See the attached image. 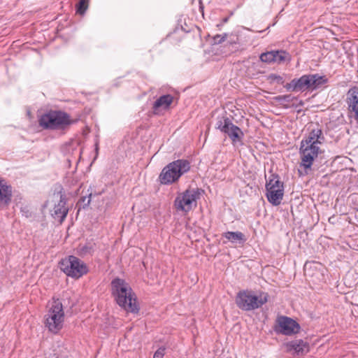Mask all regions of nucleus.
Masks as SVG:
<instances>
[{"mask_svg":"<svg viewBox=\"0 0 358 358\" xmlns=\"http://www.w3.org/2000/svg\"><path fill=\"white\" fill-rule=\"evenodd\" d=\"M325 141L323 131L317 127L311 130L308 135L300 143L299 155L301 162L299 173L306 176L310 173L314 161L322 152L321 145Z\"/></svg>","mask_w":358,"mask_h":358,"instance_id":"f257e3e1","label":"nucleus"},{"mask_svg":"<svg viewBox=\"0 0 358 358\" xmlns=\"http://www.w3.org/2000/svg\"><path fill=\"white\" fill-rule=\"evenodd\" d=\"M111 292L117 303L125 310L131 313L138 310L136 295L124 280L119 278L113 279Z\"/></svg>","mask_w":358,"mask_h":358,"instance_id":"f03ea898","label":"nucleus"},{"mask_svg":"<svg viewBox=\"0 0 358 358\" xmlns=\"http://www.w3.org/2000/svg\"><path fill=\"white\" fill-rule=\"evenodd\" d=\"M65 314L62 301L52 299L47 305V312L44 315V324L49 331L57 334L64 326Z\"/></svg>","mask_w":358,"mask_h":358,"instance_id":"7ed1b4c3","label":"nucleus"},{"mask_svg":"<svg viewBox=\"0 0 358 358\" xmlns=\"http://www.w3.org/2000/svg\"><path fill=\"white\" fill-rule=\"evenodd\" d=\"M189 169L190 165L187 160L178 159L169 163L162 169L159 180L163 185H171L178 181Z\"/></svg>","mask_w":358,"mask_h":358,"instance_id":"20e7f679","label":"nucleus"},{"mask_svg":"<svg viewBox=\"0 0 358 358\" xmlns=\"http://www.w3.org/2000/svg\"><path fill=\"white\" fill-rule=\"evenodd\" d=\"M267 301L268 294L266 293L256 295L249 290L240 291L236 298L237 306L245 311L257 309L266 303Z\"/></svg>","mask_w":358,"mask_h":358,"instance_id":"39448f33","label":"nucleus"},{"mask_svg":"<svg viewBox=\"0 0 358 358\" xmlns=\"http://www.w3.org/2000/svg\"><path fill=\"white\" fill-rule=\"evenodd\" d=\"M71 122L70 117L66 113L57 110H51L43 115L39 120L42 127L54 130L65 129Z\"/></svg>","mask_w":358,"mask_h":358,"instance_id":"423d86ee","label":"nucleus"},{"mask_svg":"<svg viewBox=\"0 0 358 358\" xmlns=\"http://www.w3.org/2000/svg\"><path fill=\"white\" fill-rule=\"evenodd\" d=\"M60 268L68 276L79 278L87 273V265L75 256H69L60 262Z\"/></svg>","mask_w":358,"mask_h":358,"instance_id":"0eeeda50","label":"nucleus"},{"mask_svg":"<svg viewBox=\"0 0 358 358\" xmlns=\"http://www.w3.org/2000/svg\"><path fill=\"white\" fill-rule=\"evenodd\" d=\"M215 128L227 134L234 145L242 143L244 137L243 132L238 127L234 124L227 116L217 118Z\"/></svg>","mask_w":358,"mask_h":358,"instance_id":"6e6552de","label":"nucleus"},{"mask_svg":"<svg viewBox=\"0 0 358 358\" xmlns=\"http://www.w3.org/2000/svg\"><path fill=\"white\" fill-rule=\"evenodd\" d=\"M45 208H47L55 220L62 223L66 218L68 213V208L66 207V200L62 195L55 194L45 203Z\"/></svg>","mask_w":358,"mask_h":358,"instance_id":"1a4fd4ad","label":"nucleus"},{"mask_svg":"<svg viewBox=\"0 0 358 358\" xmlns=\"http://www.w3.org/2000/svg\"><path fill=\"white\" fill-rule=\"evenodd\" d=\"M199 196V189H187L178 194L174 201V206L178 210L189 212L193 206H196V201Z\"/></svg>","mask_w":358,"mask_h":358,"instance_id":"9d476101","label":"nucleus"},{"mask_svg":"<svg viewBox=\"0 0 358 358\" xmlns=\"http://www.w3.org/2000/svg\"><path fill=\"white\" fill-rule=\"evenodd\" d=\"M266 190L268 201L273 206L280 205L284 195V187L283 183L279 180L278 176H271L269 180L266 182Z\"/></svg>","mask_w":358,"mask_h":358,"instance_id":"9b49d317","label":"nucleus"},{"mask_svg":"<svg viewBox=\"0 0 358 358\" xmlns=\"http://www.w3.org/2000/svg\"><path fill=\"white\" fill-rule=\"evenodd\" d=\"M275 327V331L283 335H292L299 332V324L290 317L286 316L278 317Z\"/></svg>","mask_w":358,"mask_h":358,"instance_id":"f8f14e48","label":"nucleus"},{"mask_svg":"<svg viewBox=\"0 0 358 358\" xmlns=\"http://www.w3.org/2000/svg\"><path fill=\"white\" fill-rule=\"evenodd\" d=\"M313 78L309 77V75L301 76L299 79H294L289 83L286 85L287 90L295 92H303L310 89V83H313Z\"/></svg>","mask_w":358,"mask_h":358,"instance_id":"ddd939ff","label":"nucleus"},{"mask_svg":"<svg viewBox=\"0 0 358 358\" xmlns=\"http://www.w3.org/2000/svg\"><path fill=\"white\" fill-rule=\"evenodd\" d=\"M347 103L350 113L354 119L358 122V87L350 88L347 94Z\"/></svg>","mask_w":358,"mask_h":358,"instance_id":"4468645a","label":"nucleus"},{"mask_svg":"<svg viewBox=\"0 0 358 358\" xmlns=\"http://www.w3.org/2000/svg\"><path fill=\"white\" fill-rule=\"evenodd\" d=\"M285 345L288 352L297 355H303L309 350L308 345L301 339L287 342L285 343Z\"/></svg>","mask_w":358,"mask_h":358,"instance_id":"2eb2a0df","label":"nucleus"},{"mask_svg":"<svg viewBox=\"0 0 358 358\" xmlns=\"http://www.w3.org/2000/svg\"><path fill=\"white\" fill-rule=\"evenodd\" d=\"M173 101V96L170 94L161 96L153 104V112L155 114H159L163 110L169 109Z\"/></svg>","mask_w":358,"mask_h":358,"instance_id":"dca6fc26","label":"nucleus"},{"mask_svg":"<svg viewBox=\"0 0 358 358\" xmlns=\"http://www.w3.org/2000/svg\"><path fill=\"white\" fill-rule=\"evenodd\" d=\"M12 196V188L6 180L0 179V203L8 205Z\"/></svg>","mask_w":358,"mask_h":358,"instance_id":"f3484780","label":"nucleus"},{"mask_svg":"<svg viewBox=\"0 0 358 358\" xmlns=\"http://www.w3.org/2000/svg\"><path fill=\"white\" fill-rule=\"evenodd\" d=\"M222 236L231 243H242L246 241L245 235L241 231H227Z\"/></svg>","mask_w":358,"mask_h":358,"instance_id":"a211bd4d","label":"nucleus"},{"mask_svg":"<svg viewBox=\"0 0 358 358\" xmlns=\"http://www.w3.org/2000/svg\"><path fill=\"white\" fill-rule=\"evenodd\" d=\"M273 62H276L278 64L289 61L290 55L288 52L284 50H277L274 51V58Z\"/></svg>","mask_w":358,"mask_h":358,"instance_id":"6ab92c4d","label":"nucleus"},{"mask_svg":"<svg viewBox=\"0 0 358 358\" xmlns=\"http://www.w3.org/2000/svg\"><path fill=\"white\" fill-rule=\"evenodd\" d=\"M309 77H312V80L314 81L313 83H310V87L312 89H315L327 82V79L324 76H320L317 74L309 75Z\"/></svg>","mask_w":358,"mask_h":358,"instance_id":"aec40b11","label":"nucleus"},{"mask_svg":"<svg viewBox=\"0 0 358 358\" xmlns=\"http://www.w3.org/2000/svg\"><path fill=\"white\" fill-rule=\"evenodd\" d=\"M309 77H312V80L314 81L313 83H310V87L312 89H315L327 82V79L324 76H320L317 74L309 75Z\"/></svg>","mask_w":358,"mask_h":358,"instance_id":"412c9836","label":"nucleus"},{"mask_svg":"<svg viewBox=\"0 0 358 358\" xmlns=\"http://www.w3.org/2000/svg\"><path fill=\"white\" fill-rule=\"evenodd\" d=\"M89 0H80L76 4V12L83 15L88 8Z\"/></svg>","mask_w":358,"mask_h":358,"instance_id":"4be33fe9","label":"nucleus"},{"mask_svg":"<svg viewBox=\"0 0 358 358\" xmlns=\"http://www.w3.org/2000/svg\"><path fill=\"white\" fill-rule=\"evenodd\" d=\"M273 58H274V51L266 52L262 53L260 55L261 61L263 62H266V63L273 62V59H274Z\"/></svg>","mask_w":358,"mask_h":358,"instance_id":"5701e85b","label":"nucleus"},{"mask_svg":"<svg viewBox=\"0 0 358 358\" xmlns=\"http://www.w3.org/2000/svg\"><path fill=\"white\" fill-rule=\"evenodd\" d=\"M267 79L271 83L282 84L284 82L282 76L275 73L268 75Z\"/></svg>","mask_w":358,"mask_h":358,"instance_id":"b1692460","label":"nucleus"},{"mask_svg":"<svg viewBox=\"0 0 358 358\" xmlns=\"http://www.w3.org/2000/svg\"><path fill=\"white\" fill-rule=\"evenodd\" d=\"M276 100L278 101H291L292 100L291 95H282L276 97Z\"/></svg>","mask_w":358,"mask_h":358,"instance_id":"393cba45","label":"nucleus"},{"mask_svg":"<svg viewBox=\"0 0 358 358\" xmlns=\"http://www.w3.org/2000/svg\"><path fill=\"white\" fill-rule=\"evenodd\" d=\"M91 201V194L88 196H83L80 199V202L83 203V208L87 206Z\"/></svg>","mask_w":358,"mask_h":358,"instance_id":"a878e982","label":"nucleus"},{"mask_svg":"<svg viewBox=\"0 0 358 358\" xmlns=\"http://www.w3.org/2000/svg\"><path fill=\"white\" fill-rule=\"evenodd\" d=\"M164 348H159L154 354L153 358H163L164 355Z\"/></svg>","mask_w":358,"mask_h":358,"instance_id":"bb28decb","label":"nucleus"},{"mask_svg":"<svg viewBox=\"0 0 358 358\" xmlns=\"http://www.w3.org/2000/svg\"><path fill=\"white\" fill-rule=\"evenodd\" d=\"M227 36V35L226 34H224V35H216L214 37V41L215 43H220L225 41Z\"/></svg>","mask_w":358,"mask_h":358,"instance_id":"cd10ccee","label":"nucleus"},{"mask_svg":"<svg viewBox=\"0 0 358 358\" xmlns=\"http://www.w3.org/2000/svg\"><path fill=\"white\" fill-rule=\"evenodd\" d=\"M92 250H93L92 245H85L81 249V251H82L83 254H84V255L90 254L92 252Z\"/></svg>","mask_w":358,"mask_h":358,"instance_id":"c85d7f7f","label":"nucleus"},{"mask_svg":"<svg viewBox=\"0 0 358 358\" xmlns=\"http://www.w3.org/2000/svg\"><path fill=\"white\" fill-rule=\"evenodd\" d=\"M227 20H228V18H227V17H226V18H224V19L223 20L224 22H227Z\"/></svg>","mask_w":358,"mask_h":358,"instance_id":"c756f323","label":"nucleus"},{"mask_svg":"<svg viewBox=\"0 0 358 358\" xmlns=\"http://www.w3.org/2000/svg\"><path fill=\"white\" fill-rule=\"evenodd\" d=\"M199 2L200 4H201V0H199Z\"/></svg>","mask_w":358,"mask_h":358,"instance_id":"7c9ffc66","label":"nucleus"}]
</instances>
